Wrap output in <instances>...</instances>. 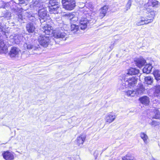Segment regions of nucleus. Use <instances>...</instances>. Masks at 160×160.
<instances>
[{
    "instance_id": "49530a36",
    "label": "nucleus",
    "mask_w": 160,
    "mask_h": 160,
    "mask_svg": "<svg viewBox=\"0 0 160 160\" xmlns=\"http://www.w3.org/2000/svg\"><path fill=\"white\" fill-rule=\"evenodd\" d=\"M111 47H113L112 46H110V48H111Z\"/></svg>"
},
{
    "instance_id": "bb28decb",
    "label": "nucleus",
    "mask_w": 160,
    "mask_h": 160,
    "mask_svg": "<svg viewBox=\"0 0 160 160\" xmlns=\"http://www.w3.org/2000/svg\"><path fill=\"white\" fill-rule=\"evenodd\" d=\"M140 136L145 143L147 144L148 143V138L146 133L144 132H141L140 134Z\"/></svg>"
},
{
    "instance_id": "c85d7f7f",
    "label": "nucleus",
    "mask_w": 160,
    "mask_h": 160,
    "mask_svg": "<svg viewBox=\"0 0 160 160\" xmlns=\"http://www.w3.org/2000/svg\"><path fill=\"white\" fill-rule=\"evenodd\" d=\"M145 82L148 85H152L153 82V78L150 77H145L144 78Z\"/></svg>"
},
{
    "instance_id": "aec40b11",
    "label": "nucleus",
    "mask_w": 160,
    "mask_h": 160,
    "mask_svg": "<svg viewBox=\"0 0 160 160\" xmlns=\"http://www.w3.org/2000/svg\"><path fill=\"white\" fill-rule=\"evenodd\" d=\"M26 28L29 33H33L34 31L35 27L33 23H28L26 25Z\"/></svg>"
},
{
    "instance_id": "4c0bfd02",
    "label": "nucleus",
    "mask_w": 160,
    "mask_h": 160,
    "mask_svg": "<svg viewBox=\"0 0 160 160\" xmlns=\"http://www.w3.org/2000/svg\"><path fill=\"white\" fill-rule=\"evenodd\" d=\"M66 16L68 17V19L71 21H73V19L75 18L73 16V15L71 14H66Z\"/></svg>"
},
{
    "instance_id": "f3484780",
    "label": "nucleus",
    "mask_w": 160,
    "mask_h": 160,
    "mask_svg": "<svg viewBox=\"0 0 160 160\" xmlns=\"http://www.w3.org/2000/svg\"><path fill=\"white\" fill-rule=\"evenodd\" d=\"M59 6L58 5L49 6L48 7L49 10L51 13H58L60 9Z\"/></svg>"
},
{
    "instance_id": "4be33fe9",
    "label": "nucleus",
    "mask_w": 160,
    "mask_h": 160,
    "mask_svg": "<svg viewBox=\"0 0 160 160\" xmlns=\"http://www.w3.org/2000/svg\"><path fill=\"white\" fill-rule=\"evenodd\" d=\"M139 73V70L135 68H130L128 70L126 73L127 75H136Z\"/></svg>"
},
{
    "instance_id": "1a4fd4ad",
    "label": "nucleus",
    "mask_w": 160,
    "mask_h": 160,
    "mask_svg": "<svg viewBox=\"0 0 160 160\" xmlns=\"http://www.w3.org/2000/svg\"><path fill=\"white\" fill-rule=\"evenodd\" d=\"M90 20L85 18H82L80 20L79 26L80 28L84 30L86 28L88 25L90 23Z\"/></svg>"
},
{
    "instance_id": "b1692460",
    "label": "nucleus",
    "mask_w": 160,
    "mask_h": 160,
    "mask_svg": "<svg viewBox=\"0 0 160 160\" xmlns=\"http://www.w3.org/2000/svg\"><path fill=\"white\" fill-rule=\"evenodd\" d=\"M152 66L151 65L148 64L146 65L143 69V72L144 73L148 74L151 71Z\"/></svg>"
},
{
    "instance_id": "cd10ccee",
    "label": "nucleus",
    "mask_w": 160,
    "mask_h": 160,
    "mask_svg": "<svg viewBox=\"0 0 160 160\" xmlns=\"http://www.w3.org/2000/svg\"><path fill=\"white\" fill-rule=\"evenodd\" d=\"M71 30L72 33H76L79 30V26L75 24H72L71 26Z\"/></svg>"
},
{
    "instance_id": "c9c22d12",
    "label": "nucleus",
    "mask_w": 160,
    "mask_h": 160,
    "mask_svg": "<svg viewBox=\"0 0 160 160\" xmlns=\"http://www.w3.org/2000/svg\"><path fill=\"white\" fill-rule=\"evenodd\" d=\"M99 13L98 16V17L100 19H102L105 16L106 14L102 10H99Z\"/></svg>"
},
{
    "instance_id": "473e14b6",
    "label": "nucleus",
    "mask_w": 160,
    "mask_h": 160,
    "mask_svg": "<svg viewBox=\"0 0 160 160\" xmlns=\"http://www.w3.org/2000/svg\"><path fill=\"white\" fill-rule=\"evenodd\" d=\"M108 8V5H105L103 7L101 8L100 9V10H102L106 14Z\"/></svg>"
},
{
    "instance_id": "412c9836",
    "label": "nucleus",
    "mask_w": 160,
    "mask_h": 160,
    "mask_svg": "<svg viewBox=\"0 0 160 160\" xmlns=\"http://www.w3.org/2000/svg\"><path fill=\"white\" fill-rule=\"evenodd\" d=\"M139 100L142 103L145 105H148L150 102L149 98L146 96L140 98Z\"/></svg>"
},
{
    "instance_id": "79ce46f5",
    "label": "nucleus",
    "mask_w": 160,
    "mask_h": 160,
    "mask_svg": "<svg viewBox=\"0 0 160 160\" xmlns=\"http://www.w3.org/2000/svg\"><path fill=\"white\" fill-rule=\"evenodd\" d=\"M6 14V15H4V17L5 18H8L10 17L11 14L10 13L7 12Z\"/></svg>"
},
{
    "instance_id": "0eeeda50",
    "label": "nucleus",
    "mask_w": 160,
    "mask_h": 160,
    "mask_svg": "<svg viewBox=\"0 0 160 160\" xmlns=\"http://www.w3.org/2000/svg\"><path fill=\"white\" fill-rule=\"evenodd\" d=\"M21 51L18 48L15 47H12L11 50L9 53V55L12 58H18L20 56Z\"/></svg>"
},
{
    "instance_id": "f8f14e48",
    "label": "nucleus",
    "mask_w": 160,
    "mask_h": 160,
    "mask_svg": "<svg viewBox=\"0 0 160 160\" xmlns=\"http://www.w3.org/2000/svg\"><path fill=\"white\" fill-rule=\"evenodd\" d=\"M66 36V34L63 32L56 31L53 33V36L57 38H63Z\"/></svg>"
},
{
    "instance_id": "a19ab883",
    "label": "nucleus",
    "mask_w": 160,
    "mask_h": 160,
    "mask_svg": "<svg viewBox=\"0 0 160 160\" xmlns=\"http://www.w3.org/2000/svg\"><path fill=\"white\" fill-rule=\"evenodd\" d=\"M25 15L26 16H27V17H28V18L30 19V20H33V18H32V19H30V18H33V17L32 15H30L29 14V13H28V12L25 13Z\"/></svg>"
},
{
    "instance_id": "39448f33",
    "label": "nucleus",
    "mask_w": 160,
    "mask_h": 160,
    "mask_svg": "<svg viewBox=\"0 0 160 160\" xmlns=\"http://www.w3.org/2000/svg\"><path fill=\"white\" fill-rule=\"evenodd\" d=\"M45 3L41 0H32L30 3V7L31 8L38 9L40 8H43Z\"/></svg>"
},
{
    "instance_id": "a211bd4d",
    "label": "nucleus",
    "mask_w": 160,
    "mask_h": 160,
    "mask_svg": "<svg viewBox=\"0 0 160 160\" xmlns=\"http://www.w3.org/2000/svg\"><path fill=\"white\" fill-rule=\"evenodd\" d=\"M153 89L154 90V96L160 98V85L157 84L153 87Z\"/></svg>"
},
{
    "instance_id": "72a5a7b5",
    "label": "nucleus",
    "mask_w": 160,
    "mask_h": 160,
    "mask_svg": "<svg viewBox=\"0 0 160 160\" xmlns=\"http://www.w3.org/2000/svg\"><path fill=\"white\" fill-rule=\"evenodd\" d=\"M160 122L156 120H153L150 123V124L153 127H155L160 125Z\"/></svg>"
},
{
    "instance_id": "dca6fc26",
    "label": "nucleus",
    "mask_w": 160,
    "mask_h": 160,
    "mask_svg": "<svg viewBox=\"0 0 160 160\" xmlns=\"http://www.w3.org/2000/svg\"><path fill=\"white\" fill-rule=\"evenodd\" d=\"M86 138V135L84 134H81L77 139V144L79 146L82 145Z\"/></svg>"
},
{
    "instance_id": "a18cd8bd",
    "label": "nucleus",
    "mask_w": 160,
    "mask_h": 160,
    "mask_svg": "<svg viewBox=\"0 0 160 160\" xmlns=\"http://www.w3.org/2000/svg\"><path fill=\"white\" fill-rule=\"evenodd\" d=\"M152 160H155L154 159H152Z\"/></svg>"
},
{
    "instance_id": "ea45409f",
    "label": "nucleus",
    "mask_w": 160,
    "mask_h": 160,
    "mask_svg": "<svg viewBox=\"0 0 160 160\" xmlns=\"http://www.w3.org/2000/svg\"><path fill=\"white\" fill-rule=\"evenodd\" d=\"M123 160H133L130 156L126 155L122 158Z\"/></svg>"
},
{
    "instance_id": "c03bdc74",
    "label": "nucleus",
    "mask_w": 160,
    "mask_h": 160,
    "mask_svg": "<svg viewBox=\"0 0 160 160\" xmlns=\"http://www.w3.org/2000/svg\"><path fill=\"white\" fill-rule=\"evenodd\" d=\"M27 0V1H28H28H29L30 0Z\"/></svg>"
},
{
    "instance_id": "423d86ee",
    "label": "nucleus",
    "mask_w": 160,
    "mask_h": 160,
    "mask_svg": "<svg viewBox=\"0 0 160 160\" xmlns=\"http://www.w3.org/2000/svg\"><path fill=\"white\" fill-rule=\"evenodd\" d=\"M38 13L41 22L43 23L45 22L47 19L48 16L46 10L45 8V6H44L43 8L39 9Z\"/></svg>"
},
{
    "instance_id": "f704fd0d",
    "label": "nucleus",
    "mask_w": 160,
    "mask_h": 160,
    "mask_svg": "<svg viewBox=\"0 0 160 160\" xmlns=\"http://www.w3.org/2000/svg\"><path fill=\"white\" fill-rule=\"evenodd\" d=\"M132 0H128V2L126 5V10H128L129 9L130 7L131 6L132 3Z\"/></svg>"
},
{
    "instance_id": "ddd939ff",
    "label": "nucleus",
    "mask_w": 160,
    "mask_h": 160,
    "mask_svg": "<svg viewBox=\"0 0 160 160\" xmlns=\"http://www.w3.org/2000/svg\"><path fill=\"white\" fill-rule=\"evenodd\" d=\"M138 82L137 79L134 77H132L126 80V84L128 87H134L137 84Z\"/></svg>"
},
{
    "instance_id": "6e6552de",
    "label": "nucleus",
    "mask_w": 160,
    "mask_h": 160,
    "mask_svg": "<svg viewBox=\"0 0 160 160\" xmlns=\"http://www.w3.org/2000/svg\"><path fill=\"white\" fill-rule=\"evenodd\" d=\"M38 41L40 44L43 47H47L50 42L48 37L40 35L38 37Z\"/></svg>"
},
{
    "instance_id": "9b49d317",
    "label": "nucleus",
    "mask_w": 160,
    "mask_h": 160,
    "mask_svg": "<svg viewBox=\"0 0 160 160\" xmlns=\"http://www.w3.org/2000/svg\"><path fill=\"white\" fill-rule=\"evenodd\" d=\"M42 31L47 35H50L53 33V28L48 24H46L43 27Z\"/></svg>"
},
{
    "instance_id": "58836bf2",
    "label": "nucleus",
    "mask_w": 160,
    "mask_h": 160,
    "mask_svg": "<svg viewBox=\"0 0 160 160\" xmlns=\"http://www.w3.org/2000/svg\"><path fill=\"white\" fill-rule=\"evenodd\" d=\"M19 2V3L20 4H27V3L28 2V1L27 0H18Z\"/></svg>"
},
{
    "instance_id": "f03ea898",
    "label": "nucleus",
    "mask_w": 160,
    "mask_h": 160,
    "mask_svg": "<svg viewBox=\"0 0 160 160\" xmlns=\"http://www.w3.org/2000/svg\"><path fill=\"white\" fill-rule=\"evenodd\" d=\"M63 8L68 10L73 9L76 6V2L74 0H62Z\"/></svg>"
},
{
    "instance_id": "f257e3e1",
    "label": "nucleus",
    "mask_w": 160,
    "mask_h": 160,
    "mask_svg": "<svg viewBox=\"0 0 160 160\" xmlns=\"http://www.w3.org/2000/svg\"><path fill=\"white\" fill-rule=\"evenodd\" d=\"M148 9H143L142 11V15L140 17L139 19L135 22L137 26H140L144 24H147L152 22L154 18L155 12L152 11L150 12V14L148 12Z\"/></svg>"
},
{
    "instance_id": "393cba45",
    "label": "nucleus",
    "mask_w": 160,
    "mask_h": 160,
    "mask_svg": "<svg viewBox=\"0 0 160 160\" xmlns=\"http://www.w3.org/2000/svg\"><path fill=\"white\" fill-rule=\"evenodd\" d=\"M10 39H13L16 43H18L20 41V37L18 34H14L10 36Z\"/></svg>"
},
{
    "instance_id": "7c9ffc66",
    "label": "nucleus",
    "mask_w": 160,
    "mask_h": 160,
    "mask_svg": "<svg viewBox=\"0 0 160 160\" xmlns=\"http://www.w3.org/2000/svg\"><path fill=\"white\" fill-rule=\"evenodd\" d=\"M153 75L155 79L158 81L160 80V71L158 70H155L153 72Z\"/></svg>"
},
{
    "instance_id": "5701e85b",
    "label": "nucleus",
    "mask_w": 160,
    "mask_h": 160,
    "mask_svg": "<svg viewBox=\"0 0 160 160\" xmlns=\"http://www.w3.org/2000/svg\"><path fill=\"white\" fill-rule=\"evenodd\" d=\"M151 110L152 111V113H153V116L152 118H155L156 119H158L160 118V112L158 109L155 108H152Z\"/></svg>"
},
{
    "instance_id": "9d476101",
    "label": "nucleus",
    "mask_w": 160,
    "mask_h": 160,
    "mask_svg": "<svg viewBox=\"0 0 160 160\" xmlns=\"http://www.w3.org/2000/svg\"><path fill=\"white\" fill-rule=\"evenodd\" d=\"M116 118L115 115L111 113L107 114L105 118V120L106 123H110L112 122Z\"/></svg>"
},
{
    "instance_id": "7ed1b4c3",
    "label": "nucleus",
    "mask_w": 160,
    "mask_h": 160,
    "mask_svg": "<svg viewBox=\"0 0 160 160\" xmlns=\"http://www.w3.org/2000/svg\"><path fill=\"white\" fill-rule=\"evenodd\" d=\"M23 47L25 50H28L37 51L41 50V48L38 44L29 42L25 43L23 44Z\"/></svg>"
},
{
    "instance_id": "c756f323",
    "label": "nucleus",
    "mask_w": 160,
    "mask_h": 160,
    "mask_svg": "<svg viewBox=\"0 0 160 160\" xmlns=\"http://www.w3.org/2000/svg\"><path fill=\"white\" fill-rule=\"evenodd\" d=\"M125 94L128 96L134 97L136 95L135 90H128L125 92Z\"/></svg>"
},
{
    "instance_id": "e433bc0d",
    "label": "nucleus",
    "mask_w": 160,
    "mask_h": 160,
    "mask_svg": "<svg viewBox=\"0 0 160 160\" xmlns=\"http://www.w3.org/2000/svg\"><path fill=\"white\" fill-rule=\"evenodd\" d=\"M49 6L58 5L57 2H56L55 0H50L49 1Z\"/></svg>"
},
{
    "instance_id": "2eb2a0df",
    "label": "nucleus",
    "mask_w": 160,
    "mask_h": 160,
    "mask_svg": "<svg viewBox=\"0 0 160 160\" xmlns=\"http://www.w3.org/2000/svg\"><path fill=\"white\" fill-rule=\"evenodd\" d=\"M135 61L136 65L139 68H141L146 63V61L142 58H137Z\"/></svg>"
},
{
    "instance_id": "6ab92c4d",
    "label": "nucleus",
    "mask_w": 160,
    "mask_h": 160,
    "mask_svg": "<svg viewBox=\"0 0 160 160\" xmlns=\"http://www.w3.org/2000/svg\"><path fill=\"white\" fill-rule=\"evenodd\" d=\"M145 89L142 84H139L137 88L135 90L136 95L142 94L145 91Z\"/></svg>"
},
{
    "instance_id": "a878e982",
    "label": "nucleus",
    "mask_w": 160,
    "mask_h": 160,
    "mask_svg": "<svg viewBox=\"0 0 160 160\" xmlns=\"http://www.w3.org/2000/svg\"><path fill=\"white\" fill-rule=\"evenodd\" d=\"M7 50V46L3 42H0V53H5Z\"/></svg>"
},
{
    "instance_id": "37998d69",
    "label": "nucleus",
    "mask_w": 160,
    "mask_h": 160,
    "mask_svg": "<svg viewBox=\"0 0 160 160\" xmlns=\"http://www.w3.org/2000/svg\"><path fill=\"white\" fill-rule=\"evenodd\" d=\"M18 18L19 19H21V20H23V17L21 14H19L18 15Z\"/></svg>"
},
{
    "instance_id": "2f4dec72",
    "label": "nucleus",
    "mask_w": 160,
    "mask_h": 160,
    "mask_svg": "<svg viewBox=\"0 0 160 160\" xmlns=\"http://www.w3.org/2000/svg\"><path fill=\"white\" fill-rule=\"evenodd\" d=\"M121 82H122V83L120 85V88L121 89H122L127 87H128V85L126 84V80L125 81V80L123 81H122L121 80L119 81L120 83Z\"/></svg>"
},
{
    "instance_id": "4468645a",
    "label": "nucleus",
    "mask_w": 160,
    "mask_h": 160,
    "mask_svg": "<svg viewBox=\"0 0 160 160\" xmlns=\"http://www.w3.org/2000/svg\"><path fill=\"white\" fill-rule=\"evenodd\" d=\"M3 157L6 160H13L14 158L13 155L11 152L6 151L2 154Z\"/></svg>"
},
{
    "instance_id": "20e7f679",
    "label": "nucleus",
    "mask_w": 160,
    "mask_h": 160,
    "mask_svg": "<svg viewBox=\"0 0 160 160\" xmlns=\"http://www.w3.org/2000/svg\"><path fill=\"white\" fill-rule=\"evenodd\" d=\"M159 2L156 0H149L148 2L144 5V9H148V12L150 14L151 11H153L154 12V10L152 9L153 7L156 6L158 4Z\"/></svg>"
}]
</instances>
